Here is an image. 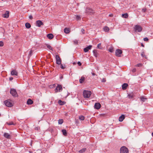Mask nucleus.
I'll list each match as a JSON object with an SVG mask.
<instances>
[{"label": "nucleus", "instance_id": "obj_1", "mask_svg": "<svg viewBox=\"0 0 153 153\" xmlns=\"http://www.w3.org/2000/svg\"><path fill=\"white\" fill-rule=\"evenodd\" d=\"M91 92L90 91L84 90L83 92V95L85 98H88L90 97Z\"/></svg>", "mask_w": 153, "mask_h": 153}, {"label": "nucleus", "instance_id": "obj_2", "mask_svg": "<svg viewBox=\"0 0 153 153\" xmlns=\"http://www.w3.org/2000/svg\"><path fill=\"white\" fill-rule=\"evenodd\" d=\"M120 153H128V149L125 146H122L120 149Z\"/></svg>", "mask_w": 153, "mask_h": 153}, {"label": "nucleus", "instance_id": "obj_3", "mask_svg": "<svg viewBox=\"0 0 153 153\" xmlns=\"http://www.w3.org/2000/svg\"><path fill=\"white\" fill-rule=\"evenodd\" d=\"M85 13L88 15H92L94 14V12L91 9L87 7L85 10Z\"/></svg>", "mask_w": 153, "mask_h": 153}, {"label": "nucleus", "instance_id": "obj_4", "mask_svg": "<svg viewBox=\"0 0 153 153\" xmlns=\"http://www.w3.org/2000/svg\"><path fill=\"white\" fill-rule=\"evenodd\" d=\"M10 94L14 97H17L18 96V94L15 89L11 88L10 90Z\"/></svg>", "mask_w": 153, "mask_h": 153}, {"label": "nucleus", "instance_id": "obj_5", "mask_svg": "<svg viewBox=\"0 0 153 153\" xmlns=\"http://www.w3.org/2000/svg\"><path fill=\"white\" fill-rule=\"evenodd\" d=\"M62 88L61 85H58L55 88V91L56 92H60L62 91Z\"/></svg>", "mask_w": 153, "mask_h": 153}, {"label": "nucleus", "instance_id": "obj_6", "mask_svg": "<svg viewBox=\"0 0 153 153\" xmlns=\"http://www.w3.org/2000/svg\"><path fill=\"white\" fill-rule=\"evenodd\" d=\"M4 103L5 105L8 107H11L13 105L12 103L8 100L4 101Z\"/></svg>", "mask_w": 153, "mask_h": 153}, {"label": "nucleus", "instance_id": "obj_7", "mask_svg": "<svg viewBox=\"0 0 153 153\" xmlns=\"http://www.w3.org/2000/svg\"><path fill=\"white\" fill-rule=\"evenodd\" d=\"M122 51L121 50L117 49L115 52L116 55L118 57H121V55L122 53Z\"/></svg>", "mask_w": 153, "mask_h": 153}, {"label": "nucleus", "instance_id": "obj_8", "mask_svg": "<svg viewBox=\"0 0 153 153\" xmlns=\"http://www.w3.org/2000/svg\"><path fill=\"white\" fill-rule=\"evenodd\" d=\"M134 29L135 31L140 32L142 29V27L138 25H136L134 27Z\"/></svg>", "mask_w": 153, "mask_h": 153}, {"label": "nucleus", "instance_id": "obj_9", "mask_svg": "<svg viewBox=\"0 0 153 153\" xmlns=\"http://www.w3.org/2000/svg\"><path fill=\"white\" fill-rule=\"evenodd\" d=\"M56 63L58 65H60L61 63V60L59 56L58 55H56Z\"/></svg>", "mask_w": 153, "mask_h": 153}, {"label": "nucleus", "instance_id": "obj_10", "mask_svg": "<svg viewBox=\"0 0 153 153\" xmlns=\"http://www.w3.org/2000/svg\"><path fill=\"white\" fill-rule=\"evenodd\" d=\"M36 25L38 27H40L41 25H44L43 23L40 20H38L36 21Z\"/></svg>", "mask_w": 153, "mask_h": 153}, {"label": "nucleus", "instance_id": "obj_11", "mask_svg": "<svg viewBox=\"0 0 153 153\" xmlns=\"http://www.w3.org/2000/svg\"><path fill=\"white\" fill-rule=\"evenodd\" d=\"M11 74L13 76H17L18 73L16 70L13 69L11 72Z\"/></svg>", "mask_w": 153, "mask_h": 153}, {"label": "nucleus", "instance_id": "obj_12", "mask_svg": "<svg viewBox=\"0 0 153 153\" xmlns=\"http://www.w3.org/2000/svg\"><path fill=\"white\" fill-rule=\"evenodd\" d=\"M92 47V45H89L84 49V51L85 52H88L89 50H90Z\"/></svg>", "mask_w": 153, "mask_h": 153}, {"label": "nucleus", "instance_id": "obj_13", "mask_svg": "<svg viewBox=\"0 0 153 153\" xmlns=\"http://www.w3.org/2000/svg\"><path fill=\"white\" fill-rule=\"evenodd\" d=\"M9 12L8 11H6L5 13L3 14V17L6 18H8L9 16Z\"/></svg>", "mask_w": 153, "mask_h": 153}, {"label": "nucleus", "instance_id": "obj_14", "mask_svg": "<svg viewBox=\"0 0 153 153\" xmlns=\"http://www.w3.org/2000/svg\"><path fill=\"white\" fill-rule=\"evenodd\" d=\"M101 106V105L100 103H95L94 105V108H95L97 109H100Z\"/></svg>", "mask_w": 153, "mask_h": 153}, {"label": "nucleus", "instance_id": "obj_15", "mask_svg": "<svg viewBox=\"0 0 153 153\" xmlns=\"http://www.w3.org/2000/svg\"><path fill=\"white\" fill-rule=\"evenodd\" d=\"M125 118V115L124 114L122 115L119 117V120L120 122H122Z\"/></svg>", "mask_w": 153, "mask_h": 153}, {"label": "nucleus", "instance_id": "obj_16", "mask_svg": "<svg viewBox=\"0 0 153 153\" xmlns=\"http://www.w3.org/2000/svg\"><path fill=\"white\" fill-rule=\"evenodd\" d=\"M128 86V85L127 83H124L122 86V89L124 90H126L127 89Z\"/></svg>", "mask_w": 153, "mask_h": 153}, {"label": "nucleus", "instance_id": "obj_17", "mask_svg": "<svg viewBox=\"0 0 153 153\" xmlns=\"http://www.w3.org/2000/svg\"><path fill=\"white\" fill-rule=\"evenodd\" d=\"M4 137L7 139H10V135L8 133H5L4 134Z\"/></svg>", "mask_w": 153, "mask_h": 153}, {"label": "nucleus", "instance_id": "obj_18", "mask_svg": "<svg viewBox=\"0 0 153 153\" xmlns=\"http://www.w3.org/2000/svg\"><path fill=\"white\" fill-rule=\"evenodd\" d=\"M47 36L49 39H51L53 38V34L49 33L47 35Z\"/></svg>", "mask_w": 153, "mask_h": 153}, {"label": "nucleus", "instance_id": "obj_19", "mask_svg": "<svg viewBox=\"0 0 153 153\" xmlns=\"http://www.w3.org/2000/svg\"><path fill=\"white\" fill-rule=\"evenodd\" d=\"M85 80V78L83 76H82L79 79V82L80 83H82Z\"/></svg>", "mask_w": 153, "mask_h": 153}, {"label": "nucleus", "instance_id": "obj_20", "mask_svg": "<svg viewBox=\"0 0 153 153\" xmlns=\"http://www.w3.org/2000/svg\"><path fill=\"white\" fill-rule=\"evenodd\" d=\"M33 103V101L30 99H29L27 100V103L28 105H31Z\"/></svg>", "mask_w": 153, "mask_h": 153}, {"label": "nucleus", "instance_id": "obj_21", "mask_svg": "<svg viewBox=\"0 0 153 153\" xmlns=\"http://www.w3.org/2000/svg\"><path fill=\"white\" fill-rule=\"evenodd\" d=\"M93 53H94V54L95 56L96 57H98V53L97 52V51L95 50H94L93 51Z\"/></svg>", "mask_w": 153, "mask_h": 153}, {"label": "nucleus", "instance_id": "obj_22", "mask_svg": "<svg viewBox=\"0 0 153 153\" xmlns=\"http://www.w3.org/2000/svg\"><path fill=\"white\" fill-rule=\"evenodd\" d=\"M25 26L27 28L29 29L31 27V25L29 23H26L25 24Z\"/></svg>", "mask_w": 153, "mask_h": 153}, {"label": "nucleus", "instance_id": "obj_23", "mask_svg": "<svg viewBox=\"0 0 153 153\" xmlns=\"http://www.w3.org/2000/svg\"><path fill=\"white\" fill-rule=\"evenodd\" d=\"M122 16L123 18H127L128 17V15L127 13L123 14H122Z\"/></svg>", "mask_w": 153, "mask_h": 153}, {"label": "nucleus", "instance_id": "obj_24", "mask_svg": "<svg viewBox=\"0 0 153 153\" xmlns=\"http://www.w3.org/2000/svg\"><path fill=\"white\" fill-rule=\"evenodd\" d=\"M62 133L65 136H66L67 135V132L66 131L65 129H63L62 130Z\"/></svg>", "mask_w": 153, "mask_h": 153}, {"label": "nucleus", "instance_id": "obj_25", "mask_svg": "<svg viewBox=\"0 0 153 153\" xmlns=\"http://www.w3.org/2000/svg\"><path fill=\"white\" fill-rule=\"evenodd\" d=\"M64 32L66 33H69L70 32V30L68 28H65L64 30Z\"/></svg>", "mask_w": 153, "mask_h": 153}, {"label": "nucleus", "instance_id": "obj_26", "mask_svg": "<svg viewBox=\"0 0 153 153\" xmlns=\"http://www.w3.org/2000/svg\"><path fill=\"white\" fill-rule=\"evenodd\" d=\"M103 30L105 32H108L109 31V29L108 27L105 26L104 27Z\"/></svg>", "mask_w": 153, "mask_h": 153}, {"label": "nucleus", "instance_id": "obj_27", "mask_svg": "<svg viewBox=\"0 0 153 153\" xmlns=\"http://www.w3.org/2000/svg\"><path fill=\"white\" fill-rule=\"evenodd\" d=\"M86 150V148H84L82 149L79 150V152L80 153H83Z\"/></svg>", "mask_w": 153, "mask_h": 153}, {"label": "nucleus", "instance_id": "obj_28", "mask_svg": "<svg viewBox=\"0 0 153 153\" xmlns=\"http://www.w3.org/2000/svg\"><path fill=\"white\" fill-rule=\"evenodd\" d=\"M79 118L81 120H83L85 119V117L82 115H81L79 116Z\"/></svg>", "mask_w": 153, "mask_h": 153}, {"label": "nucleus", "instance_id": "obj_29", "mask_svg": "<svg viewBox=\"0 0 153 153\" xmlns=\"http://www.w3.org/2000/svg\"><path fill=\"white\" fill-rule=\"evenodd\" d=\"M58 103L59 105H62L64 104V102L62 101L61 100L58 101Z\"/></svg>", "mask_w": 153, "mask_h": 153}, {"label": "nucleus", "instance_id": "obj_30", "mask_svg": "<svg viewBox=\"0 0 153 153\" xmlns=\"http://www.w3.org/2000/svg\"><path fill=\"white\" fill-rule=\"evenodd\" d=\"M63 122V120L62 119H59L58 120V123L60 124H62Z\"/></svg>", "mask_w": 153, "mask_h": 153}, {"label": "nucleus", "instance_id": "obj_31", "mask_svg": "<svg viewBox=\"0 0 153 153\" xmlns=\"http://www.w3.org/2000/svg\"><path fill=\"white\" fill-rule=\"evenodd\" d=\"M109 51L110 52H113L114 51V48L113 47H111L108 49Z\"/></svg>", "mask_w": 153, "mask_h": 153}, {"label": "nucleus", "instance_id": "obj_32", "mask_svg": "<svg viewBox=\"0 0 153 153\" xmlns=\"http://www.w3.org/2000/svg\"><path fill=\"white\" fill-rule=\"evenodd\" d=\"M7 123L8 125H16V123H13L12 122H9V123Z\"/></svg>", "mask_w": 153, "mask_h": 153}, {"label": "nucleus", "instance_id": "obj_33", "mask_svg": "<svg viewBox=\"0 0 153 153\" xmlns=\"http://www.w3.org/2000/svg\"><path fill=\"white\" fill-rule=\"evenodd\" d=\"M97 47L98 48L100 49H102V47L101 46V43H99L98 44Z\"/></svg>", "mask_w": 153, "mask_h": 153}, {"label": "nucleus", "instance_id": "obj_34", "mask_svg": "<svg viewBox=\"0 0 153 153\" xmlns=\"http://www.w3.org/2000/svg\"><path fill=\"white\" fill-rule=\"evenodd\" d=\"M47 47L50 50H52V51H53L52 48L50 45H47Z\"/></svg>", "mask_w": 153, "mask_h": 153}, {"label": "nucleus", "instance_id": "obj_35", "mask_svg": "<svg viewBox=\"0 0 153 153\" xmlns=\"http://www.w3.org/2000/svg\"><path fill=\"white\" fill-rule=\"evenodd\" d=\"M76 18L77 20H80L81 18V17H80V16L78 15L76 16Z\"/></svg>", "mask_w": 153, "mask_h": 153}, {"label": "nucleus", "instance_id": "obj_36", "mask_svg": "<svg viewBox=\"0 0 153 153\" xmlns=\"http://www.w3.org/2000/svg\"><path fill=\"white\" fill-rule=\"evenodd\" d=\"M4 45V42L2 41H0V47H3Z\"/></svg>", "mask_w": 153, "mask_h": 153}, {"label": "nucleus", "instance_id": "obj_37", "mask_svg": "<svg viewBox=\"0 0 153 153\" xmlns=\"http://www.w3.org/2000/svg\"><path fill=\"white\" fill-rule=\"evenodd\" d=\"M128 97L129 98H131L133 97V95L131 94H128Z\"/></svg>", "mask_w": 153, "mask_h": 153}, {"label": "nucleus", "instance_id": "obj_38", "mask_svg": "<svg viewBox=\"0 0 153 153\" xmlns=\"http://www.w3.org/2000/svg\"><path fill=\"white\" fill-rule=\"evenodd\" d=\"M149 40V39L148 37H145L144 38V41L145 42H148Z\"/></svg>", "mask_w": 153, "mask_h": 153}, {"label": "nucleus", "instance_id": "obj_39", "mask_svg": "<svg viewBox=\"0 0 153 153\" xmlns=\"http://www.w3.org/2000/svg\"><path fill=\"white\" fill-rule=\"evenodd\" d=\"M142 65H143V64H141V63H139V64H137L136 65V66H137V67H140L142 66Z\"/></svg>", "mask_w": 153, "mask_h": 153}, {"label": "nucleus", "instance_id": "obj_40", "mask_svg": "<svg viewBox=\"0 0 153 153\" xmlns=\"http://www.w3.org/2000/svg\"><path fill=\"white\" fill-rule=\"evenodd\" d=\"M131 71L133 72H136V69L135 68H134L132 69Z\"/></svg>", "mask_w": 153, "mask_h": 153}, {"label": "nucleus", "instance_id": "obj_41", "mask_svg": "<svg viewBox=\"0 0 153 153\" xmlns=\"http://www.w3.org/2000/svg\"><path fill=\"white\" fill-rule=\"evenodd\" d=\"M81 32H82V33L83 34H84L85 33V30L84 29H82L81 30Z\"/></svg>", "mask_w": 153, "mask_h": 153}, {"label": "nucleus", "instance_id": "obj_42", "mask_svg": "<svg viewBox=\"0 0 153 153\" xmlns=\"http://www.w3.org/2000/svg\"><path fill=\"white\" fill-rule=\"evenodd\" d=\"M106 81V80L105 78H103L102 80V82H105Z\"/></svg>", "mask_w": 153, "mask_h": 153}, {"label": "nucleus", "instance_id": "obj_43", "mask_svg": "<svg viewBox=\"0 0 153 153\" xmlns=\"http://www.w3.org/2000/svg\"><path fill=\"white\" fill-rule=\"evenodd\" d=\"M61 68L62 69H64L65 68V67L64 66H63L62 64H61Z\"/></svg>", "mask_w": 153, "mask_h": 153}, {"label": "nucleus", "instance_id": "obj_44", "mask_svg": "<svg viewBox=\"0 0 153 153\" xmlns=\"http://www.w3.org/2000/svg\"><path fill=\"white\" fill-rule=\"evenodd\" d=\"M74 42L75 44H77L78 43V41L77 40H75L74 41Z\"/></svg>", "mask_w": 153, "mask_h": 153}, {"label": "nucleus", "instance_id": "obj_45", "mask_svg": "<svg viewBox=\"0 0 153 153\" xmlns=\"http://www.w3.org/2000/svg\"><path fill=\"white\" fill-rule=\"evenodd\" d=\"M77 64L79 66H81L82 65V64L80 62H77Z\"/></svg>", "mask_w": 153, "mask_h": 153}, {"label": "nucleus", "instance_id": "obj_46", "mask_svg": "<svg viewBox=\"0 0 153 153\" xmlns=\"http://www.w3.org/2000/svg\"><path fill=\"white\" fill-rule=\"evenodd\" d=\"M140 100L142 102L143 101V97L142 96L140 97Z\"/></svg>", "mask_w": 153, "mask_h": 153}, {"label": "nucleus", "instance_id": "obj_47", "mask_svg": "<svg viewBox=\"0 0 153 153\" xmlns=\"http://www.w3.org/2000/svg\"><path fill=\"white\" fill-rule=\"evenodd\" d=\"M29 18L31 19H33V17L32 16L30 15L29 16Z\"/></svg>", "mask_w": 153, "mask_h": 153}, {"label": "nucleus", "instance_id": "obj_48", "mask_svg": "<svg viewBox=\"0 0 153 153\" xmlns=\"http://www.w3.org/2000/svg\"><path fill=\"white\" fill-rule=\"evenodd\" d=\"M39 128L38 127H36L35 128V129L36 130H38L39 129Z\"/></svg>", "mask_w": 153, "mask_h": 153}, {"label": "nucleus", "instance_id": "obj_49", "mask_svg": "<svg viewBox=\"0 0 153 153\" xmlns=\"http://www.w3.org/2000/svg\"><path fill=\"white\" fill-rule=\"evenodd\" d=\"M13 79V78L12 77H11L9 78V80L10 81L12 80Z\"/></svg>", "mask_w": 153, "mask_h": 153}, {"label": "nucleus", "instance_id": "obj_50", "mask_svg": "<svg viewBox=\"0 0 153 153\" xmlns=\"http://www.w3.org/2000/svg\"><path fill=\"white\" fill-rule=\"evenodd\" d=\"M141 46H142V47H143V43H141Z\"/></svg>", "mask_w": 153, "mask_h": 153}, {"label": "nucleus", "instance_id": "obj_51", "mask_svg": "<svg viewBox=\"0 0 153 153\" xmlns=\"http://www.w3.org/2000/svg\"><path fill=\"white\" fill-rule=\"evenodd\" d=\"M60 78L61 79H62L63 78V76H60Z\"/></svg>", "mask_w": 153, "mask_h": 153}, {"label": "nucleus", "instance_id": "obj_52", "mask_svg": "<svg viewBox=\"0 0 153 153\" xmlns=\"http://www.w3.org/2000/svg\"><path fill=\"white\" fill-rule=\"evenodd\" d=\"M92 74V75H93V76H94V75H95V74L94 73H93Z\"/></svg>", "mask_w": 153, "mask_h": 153}, {"label": "nucleus", "instance_id": "obj_53", "mask_svg": "<svg viewBox=\"0 0 153 153\" xmlns=\"http://www.w3.org/2000/svg\"><path fill=\"white\" fill-rule=\"evenodd\" d=\"M141 54L142 56L143 57V53H141Z\"/></svg>", "mask_w": 153, "mask_h": 153}, {"label": "nucleus", "instance_id": "obj_54", "mask_svg": "<svg viewBox=\"0 0 153 153\" xmlns=\"http://www.w3.org/2000/svg\"><path fill=\"white\" fill-rule=\"evenodd\" d=\"M144 12H145L146 11V9H144Z\"/></svg>", "mask_w": 153, "mask_h": 153}, {"label": "nucleus", "instance_id": "obj_55", "mask_svg": "<svg viewBox=\"0 0 153 153\" xmlns=\"http://www.w3.org/2000/svg\"><path fill=\"white\" fill-rule=\"evenodd\" d=\"M31 52H32V51H30V53H31Z\"/></svg>", "mask_w": 153, "mask_h": 153}, {"label": "nucleus", "instance_id": "obj_56", "mask_svg": "<svg viewBox=\"0 0 153 153\" xmlns=\"http://www.w3.org/2000/svg\"><path fill=\"white\" fill-rule=\"evenodd\" d=\"M152 135L153 137V132L152 133Z\"/></svg>", "mask_w": 153, "mask_h": 153}, {"label": "nucleus", "instance_id": "obj_57", "mask_svg": "<svg viewBox=\"0 0 153 153\" xmlns=\"http://www.w3.org/2000/svg\"><path fill=\"white\" fill-rule=\"evenodd\" d=\"M109 16H111V15H110Z\"/></svg>", "mask_w": 153, "mask_h": 153}, {"label": "nucleus", "instance_id": "obj_58", "mask_svg": "<svg viewBox=\"0 0 153 153\" xmlns=\"http://www.w3.org/2000/svg\"><path fill=\"white\" fill-rule=\"evenodd\" d=\"M1 116V114H0V117Z\"/></svg>", "mask_w": 153, "mask_h": 153}, {"label": "nucleus", "instance_id": "obj_59", "mask_svg": "<svg viewBox=\"0 0 153 153\" xmlns=\"http://www.w3.org/2000/svg\"><path fill=\"white\" fill-rule=\"evenodd\" d=\"M2 1H3V0H1Z\"/></svg>", "mask_w": 153, "mask_h": 153}]
</instances>
